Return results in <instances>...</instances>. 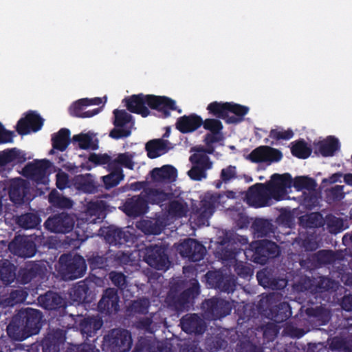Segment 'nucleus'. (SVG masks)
<instances>
[{
	"mask_svg": "<svg viewBox=\"0 0 352 352\" xmlns=\"http://www.w3.org/2000/svg\"><path fill=\"white\" fill-rule=\"evenodd\" d=\"M65 341V331L57 329L49 332L42 340L41 346L43 352H60Z\"/></svg>",
	"mask_w": 352,
	"mask_h": 352,
	"instance_id": "393cba45",
	"label": "nucleus"
},
{
	"mask_svg": "<svg viewBox=\"0 0 352 352\" xmlns=\"http://www.w3.org/2000/svg\"><path fill=\"white\" fill-rule=\"evenodd\" d=\"M192 164V168L188 170L190 178L195 181H201L207 176L206 170L212 168V162L209 157L204 154H193L190 157Z\"/></svg>",
	"mask_w": 352,
	"mask_h": 352,
	"instance_id": "ddd939ff",
	"label": "nucleus"
},
{
	"mask_svg": "<svg viewBox=\"0 0 352 352\" xmlns=\"http://www.w3.org/2000/svg\"><path fill=\"white\" fill-rule=\"evenodd\" d=\"M88 160L93 163L94 166L107 164L110 168H112L113 159L107 153L97 154L91 153L89 155Z\"/></svg>",
	"mask_w": 352,
	"mask_h": 352,
	"instance_id": "680f3d73",
	"label": "nucleus"
},
{
	"mask_svg": "<svg viewBox=\"0 0 352 352\" xmlns=\"http://www.w3.org/2000/svg\"><path fill=\"white\" fill-rule=\"evenodd\" d=\"M43 272L42 267L36 262H28L20 267L16 274V282L20 284H28Z\"/></svg>",
	"mask_w": 352,
	"mask_h": 352,
	"instance_id": "c85d7f7f",
	"label": "nucleus"
},
{
	"mask_svg": "<svg viewBox=\"0 0 352 352\" xmlns=\"http://www.w3.org/2000/svg\"><path fill=\"white\" fill-rule=\"evenodd\" d=\"M50 164V162L46 159L36 161L34 164L29 163L23 169V175L37 184H43Z\"/></svg>",
	"mask_w": 352,
	"mask_h": 352,
	"instance_id": "6ab92c4d",
	"label": "nucleus"
},
{
	"mask_svg": "<svg viewBox=\"0 0 352 352\" xmlns=\"http://www.w3.org/2000/svg\"><path fill=\"white\" fill-rule=\"evenodd\" d=\"M27 296V292L23 289H17L12 290L6 301L9 306H14L18 303H22L25 301Z\"/></svg>",
	"mask_w": 352,
	"mask_h": 352,
	"instance_id": "0e129e2a",
	"label": "nucleus"
},
{
	"mask_svg": "<svg viewBox=\"0 0 352 352\" xmlns=\"http://www.w3.org/2000/svg\"><path fill=\"white\" fill-rule=\"evenodd\" d=\"M115 127L110 131L109 137L119 140L129 137L131 133V128L127 124L132 122L133 116L125 110L115 109L113 111Z\"/></svg>",
	"mask_w": 352,
	"mask_h": 352,
	"instance_id": "9d476101",
	"label": "nucleus"
},
{
	"mask_svg": "<svg viewBox=\"0 0 352 352\" xmlns=\"http://www.w3.org/2000/svg\"><path fill=\"white\" fill-rule=\"evenodd\" d=\"M206 283L210 288L228 294L232 293L236 287V279L220 271H208L206 274Z\"/></svg>",
	"mask_w": 352,
	"mask_h": 352,
	"instance_id": "6e6552de",
	"label": "nucleus"
},
{
	"mask_svg": "<svg viewBox=\"0 0 352 352\" xmlns=\"http://www.w3.org/2000/svg\"><path fill=\"white\" fill-rule=\"evenodd\" d=\"M311 148L302 139L292 142L291 153L299 159H307L311 154Z\"/></svg>",
	"mask_w": 352,
	"mask_h": 352,
	"instance_id": "09e8293b",
	"label": "nucleus"
},
{
	"mask_svg": "<svg viewBox=\"0 0 352 352\" xmlns=\"http://www.w3.org/2000/svg\"><path fill=\"white\" fill-rule=\"evenodd\" d=\"M252 228L258 237L266 236L272 232V224L267 219H256L252 224Z\"/></svg>",
	"mask_w": 352,
	"mask_h": 352,
	"instance_id": "5fc2aeb1",
	"label": "nucleus"
},
{
	"mask_svg": "<svg viewBox=\"0 0 352 352\" xmlns=\"http://www.w3.org/2000/svg\"><path fill=\"white\" fill-rule=\"evenodd\" d=\"M124 178L122 169H115V171L102 177V181L106 189H111L118 185Z\"/></svg>",
	"mask_w": 352,
	"mask_h": 352,
	"instance_id": "13d9d810",
	"label": "nucleus"
},
{
	"mask_svg": "<svg viewBox=\"0 0 352 352\" xmlns=\"http://www.w3.org/2000/svg\"><path fill=\"white\" fill-rule=\"evenodd\" d=\"M204 129L214 134H221L223 129L222 122L217 118H207L203 120Z\"/></svg>",
	"mask_w": 352,
	"mask_h": 352,
	"instance_id": "e2e57ef3",
	"label": "nucleus"
},
{
	"mask_svg": "<svg viewBox=\"0 0 352 352\" xmlns=\"http://www.w3.org/2000/svg\"><path fill=\"white\" fill-rule=\"evenodd\" d=\"M102 320L98 317L88 316L80 322L79 329L82 335L88 339L95 336L102 326Z\"/></svg>",
	"mask_w": 352,
	"mask_h": 352,
	"instance_id": "2f4dec72",
	"label": "nucleus"
},
{
	"mask_svg": "<svg viewBox=\"0 0 352 352\" xmlns=\"http://www.w3.org/2000/svg\"><path fill=\"white\" fill-rule=\"evenodd\" d=\"M6 330L8 336L14 340L22 341L30 336L23 322L16 314L12 317Z\"/></svg>",
	"mask_w": 352,
	"mask_h": 352,
	"instance_id": "7c9ffc66",
	"label": "nucleus"
},
{
	"mask_svg": "<svg viewBox=\"0 0 352 352\" xmlns=\"http://www.w3.org/2000/svg\"><path fill=\"white\" fill-rule=\"evenodd\" d=\"M73 142H78V146L84 150H97L98 148V140H93V138L88 133H80L74 135L72 138Z\"/></svg>",
	"mask_w": 352,
	"mask_h": 352,
	"instance_id": "3c124183",
	"label": "nucleus"
},
{
	"mask_svg": "<svg viewBox=\"0 0 352 352\" xmlns=\"http://www.w3.org/2000/svg\"><path fill=\"white\" fill-rule=\"evenodd\" d=\"M88 106L87 98L79 99L72 104L69 108V113L73 117L86 118L93 117L101 111V107H100L91 111H83L84 108Z\"/></svg>",
	"mask_w": 352,
	"mask_h": 352,
	"instance_id": "72a5a7b5",
	"label": "nucleus"
},
{
	"mask_svg": "<svg viewBox=\"0 0 352 352\" xmlns=\"http://www.w3.org/2000/svg\"><path fill=\"white\" fill-rule=\"evenodd\" d=\"M202 309L208 317L217 320L229 315L232 310V305L223 299L212 298L203 302Z\"/></svg>",
	"mask_w": 352,
	"mask_h": 352,
	"instance_id": "9b49d317",
	"label": "nucleus"
},
{
	"mask_svg": "<svg viewBox=\"0 0 352 352\" xmlns=\"http://www.w3.org/2000/svg\"><path fill=\"white\" fill-rule=\"evenodd\" d=\"M148 204L162 205L164 202L170 200L173 197V192H166L163 190L147 188L142 192Z\"/></svg>",
	"mask_w": 352,
	"mask_h": 352,
	"instance_id": "473e14b6",
	"label": "nucleus"
},
{
	"mask_svg": "<svg viewBox=\"0 0 352 352\" xmlns=\"http://www.w3.org/2000/svg\"><path fill=\"white\" fill-rule=\"evenodd\" d=\"M270 190L273 199L280 201L287 195V189L292 186V177L289 173H274L270 180L265 183Z\"/></svg>",
	"mask_w": 352,
	"mask_h": 352,
	"instance_id": "0eeeda50",
	"label": "nucleus"
},
{
	"mask_svg": "<svg viewBox=\"0 0 352 352\" xmlns=\"http://www.w3.org/2000/svg\"><path fill=\"white\" fill-rule=\"evenodd\" d=\"M87 271L85 259L76 254H63L58 260V272L65 280H75L82 277Z\"/></svg>",
	"mask_w": 352,
	"mask_h": 352,
	"instance_id": "f257e3e1",
	"label": "nucleus"
},
{
	"mask_svg": "<svg viewBox=\"0 0 352 352\" xmlns=\"http://www.w3.org/2000/svg\"><path fill=\"white\" fill-rule=\"evenodd\" d=\"M41 306L46 310L59 311L64 314L66 311L67 302L57 292L48 291L38 298Z\"/></svg>",
	"mask_w": 352,
	"mask_h": 352,
	"instance_id": "4be33fe9",
	"label": "nucleus"
},
{
	"mask_svg": "<svg viewBox=\"0 0 352 352\" xmlns=\"http://www.w3.org/2000/svg\"><path fill=\"white\" fill-rule=\"evenodd\" d=\"M199 294L200 287L197 280L189 288L181 293L177 286H172L167 294L166 302L170 307L177 311H182L188 307L189 303Z\"/></svg>",
	"mask_w": 352,
	"mask_h": 352,
	"instance_id": "f03ea898",
	"label": "nucleus"
},
{
	"mask_svg": "<svg viewBox=\"0 0 352 352\" xmlns=\"http://www.w3.org/2000/svg\"><path fill=\"white\" fill-rule=\"evenodd\" d=\"M316 147L322 156L331 157L340 149V145L338 138L329 136L325 140L320 141Z\"/></svg>",
	"mask_w": 352,
	"mask_h": 352,
	"instance_id": "4c0bfd02",
	"label": "nucleus"
},
{
	"mask_svg": "<svg viewBox=\"0 0 352 352\" xmlns=\"http://www.w3.org/2000/svg\"><path fill=\"white\" fill-rule=\"evenodd\" d=\"M167 248L162 245H151L146 248L144 261L157 270H166L170 262L167 254Z\"/></svg>",
	"mask_w": 352,
	"mask_h": 352,
	"instance_id": "423d86ee",
	"label": "nucleus"
},
{
	"mask_svg": "<svg viewBox=\"0 0 352 352\" xmlns=\"http://www.w3.org/2000/svg\"><path fill=\"white\" fill-rule=\"evenodd\" d=\"M179 253L184 258L191 262L202 260L206 253V248L200 242L194 239H187L179 245Z\"/></svg>",
	"mask_w": 352,
	"mask_h": 352,
	"instance_id": "2eb2a0df",
	"label": "nucleus"
},
{
	"mask_svg": "<svg viewBox=\"0 0 352 352\" xmlns=\"http://www.w3.org/2000/svg\"><path fill=\"white\" fill-rule=\"evenodd\" d=\"M75 220L72 215L66 212L50 217L44 225L47 230L54 233H69L74 227Z\"/></svg>",
	"mask_w": 352,
	"mask_h": 352,
	"instance_id": "1a4fd4ad",
	"label": "nucleus"
},
{
	"mask_svg": "<svg viewBox=\"0 0 352 352\" xmlns=\"http://www.w3.org/2000/svg\"><path fill=\"white\" fill-rule=\"evenodd\" d=\"M148 98L149 94H134L125 98L122 102L125 103L126 109L130 112L141 115L143 118H146L151 114V111L148 108Z\"/></svg>",
	"mask_w": 352,
	"mask_h": 352,
	"instance_id": "aec40b11",
	"label": "nucleus"
},
{
	"mask_svg": "<svg viewBox=\"0 0 352 352\" xmlns=\"http://www.w3.org/2000/svg\"><path fill=\"white\" fill-rule=\"evenodd\" d=\"M168 141L162 139H154L145 145L147 156L151 159L158 157L167 151Z\"/></svg>",
	"mask_w": 352,
	"mask_h": 352,
	"instance_id": "c03bdc74",
	"label": "nucleus"
},
{
	"mask_svg": "<svg viewBox=\"0 0 352 352\" xmlns=\"http://www.w3.org/2000/svg\"><path fill=\"white\" fill-rule=\"evenodd\" d=\"M121 208L129 217H141L148 210V201L141 193L140 195H134L126 199Z\"/></svg>",
	"mask_w": 352,
	"mask_h": 352,
	"instance_id": "f3484780",
	"label": "nucleus"
},
{
	"mask_svg": "<svg viewBox=\"0 0 352 352\" xmlns=\"http://www.w3.org/2000/svg\"><path fill=\"white\" fill-rule=\"evenodd\" d=\"M89 292L88 284L85 280H81L71 288L69 296L72 301L78 303L89 302Z\"/></svg>",
	"mask_w": 352,
	"mask_h": 352,
	"instance_id": "c9c22d12",
	"label": "nucleus"
},
{
	"mask_svg": "<svg viewBox=\"0 0 352 352\" xmlns=\"http://www.w3.org/2000/svg\"><path fill=\"white\" fill-rule=\"evenodd\" d=\"M292 308L287 302H281L270 309L269 318L276 323H282L292 316Z\"/></svg>",
	"mask_w": 352,
	"mask_h": 352,
	"instance_id": "f704fd0d",
	"label": "nucleus"
},
{
	"mask_svg": "<svg viewBox=\"0 0 352 352\" xmlns=\"http://www.w3.org/2000/svg\"><path fill=\"white\" fill-rule=\"evenodd\" d=\"M151 177L155 182H171L177 176V169L171 165H164L161 168H155L151 172Z\"/></svg>",
	"mask_w": 352,
	"mask_h": 352,
	"instance_id": "c756f323",
	"label": "nucleus"
},
{
	"mask_svg": "<svg viewBox=\"0 0 352 352\" xmlns=\"http://www.w3.org/2000/svg\"><path fill=\"white\" fill-rule=\"evenodd\" d=\"M120 297L118 289L115 288L106 289L98 303V311L104 316L116 314L120 309Z\"/></svg>",
	"mask_w": 352,
	"mask_h": 352,
	"instance_id": "f8f14e48",
	"label": "nucleus"
},
{
	"mask_svg": "<svg viewBox=\"0 0 352 352\" xmlns=\"http://www.w3.org/2000/svg\"><path fill=\"white\" fill-rule=\"evenodd\" d=\"M30 188L28 182L21 178L13 179L9 186V197L16 205H21L25 201V197L29 193Z\"/></svg>",
	"mask_w": 352,
	"mask_h": 352,
	"instance_id": "a878e982",
	"label": "nucleus"
},
{
	"mask_svg": "<svg viewBox=\"0 0 352 352\" xmlns=\"http://www.w3.org/2000/svg\"><path fill=\"white\" fill-rule=\"evenodd\" d=\"M74 186L78 190L86 193H94L96 191V186L89 173L76 175L72 181Z\"/></svg>",
	"mask_w": 352,
	"mask_h": 352,
	"instance_id": "ea45409f",
	"label": "nucleus"
},
{
	"mask_svg": "<svg viewBox=\"0 0 352 352\" xmlns=\"http://www.w3.org/2000/svg\"><path fill=\"white\" fill-rule=\"evenodd\" d=\"M103 350L109 352H128L132 346L131 333L123 329H113L103 338Z\"/></svg>",
	"mask_w": 352,
	"mask_h": 352,
	"instance_id": "20e7f679",
	"label": "nucleus"
},
{
	"mask_svg": "<svg viewBox=\"0 0 352 352\" xmlns=\"http://www.w3.org/2000/svg\"><path fill=\"white\" fill-rule=\"evenodd\" d=\"M104 239L111 245L130 246V244L135 242L136 237L128 230L109 227L104 233Z\"/></svg>",
	"mask_w": 352,
	"mask_h": 352,
	"instance_id": "5701e85b",
	"label": "nucleus"
},
{
	"mask_svg": "<svg viewBox=\"0 0 352 352\" xmlns=\"http://www.w3.org/2000/svg\"><path fill=\"white\" fill-rule=\"evenodd\" d=\"M102 212V207L98 202H91L89 204L85 215L86 221L91 223H96L97 220L100 219L99 214Z\"/></svg>",
	"mask_w": 352,
	"mask_h": 352,
	"instance_id": "052dcab7",
	"label": "nucleus"
},
{
	"mask_svg": "<svg viewBox=\"0 0 352 352\" xmlns=\"http://www.w3.org/2000/svg\"><path fill=\"white\" fill-rule=\"evenodd\" d=\"M149 307V300L146 298H142L132 301L129 307V309L133 314H146Z\"/></svg>",
	"mask_w": 352,
	"mask_h": 352,
	"instance_id": "bf43d9fd",
	"label": "nucleus"
},
{
	"mask_svg": "<svg viewBox=\"0 0 352 352\" xmlns=\"http://www.w3.org/2000/svg\"><path fill=\"white\" fill-rule=\"evenodd\" d=\"M282 158L281 151L269 146H260L254 148L247 157L248 160L254 163L278 162Z\"/></svg>",
	"mask_w": 352,
	"mask_h": 352,
	"instance_id": "dca6fc26",
	"label": "nucleus"
},
{
	"mask_svg": "<svg viewBox=\"0 0 352 352\" xmlns=\"http://www.w3.org/2000/svg\"><path fill=\"white\" fill-rule=\"evenodd\" d=\"M203 124L202 118L196 114L184 115L177 118L175 123L176 129L182 133H190L197 130Z\"/></svg>",
	"mask_w": 352,
	"mask_h": 352,
	"instance_id": "bb28decb",
	"label": "nucleus"
},
{
	"mask_svg": "<svg viewBox=\"0 0 352 352\" xmlns=\"http://www.w3.org/2000/svg\"><path fill=\"white\" fill-rule=\"evenodd\" d=\"M316 182L307 176H298L292 179V186L297 190H312L316 187Z\"/></svg>",
	"mask_w": 352,
	"mask_h": 352,
	"instance_id": "4d7b16f0",
	"label": "nucleus"
},
{
	"mask_svg": "<svg viewBox=\"0 0 352 352\" xmlns=\"http://www.w3.org/2000/svg\"><path fill=\"white\" fill-rule=\"evenodd\" d=\"M16 267L8 259L0 260V280L5 285L16 280Z\"/></svg>",
	"mask_w": 352,
	"mask_h": 352,
	"instance_id": "e433bc0d",
	"label": "nucleus"
},
{
	"mask_svg": "<svg viewBox=\"0 0 352 352\" xmlns=\"http://www.w3.org/2000/svg\"><path fill=\"white\" fill-rule=\"evenodd\" d=\"M228 102H221L214 101L207 106L208 114L217 119L225 120L228 124H237L241 122V119L236 118L234 116H229L228 115Z\"/></svg>",
	"mask_w": 352,
	"mask_h": 352,
	"instance_id": "cd10ccee",
	"label": "nucleus"
},
{
	"mask_svg": "<svg viewBox=\"0 0 352 352\" xmlns=\"http://www.w3.org/2000/svg\"><path fill=\"white\" fill-rule=\"evenodd\" d=\"M49 202L56 208H71L73 201L59 194L56 190H52L49 195Z\"/></svg>",
	"mask_w": 352,
	"mask_h": 352,
	"instance_id": "864d4df0",
	"label": "nucleus"
},
{
	"mask_svg": "<svg viewBox=\"0 0 352 352\" xmlns=\"http://www.w3.org/2000/svg\"><path fill=\"white\" fill-rule=\"evenodd\" d=\"M305 313L308 317L314 318L320 321L322 324L327 323L330 319L329 311L322 306L308 307L306 309Z\"/></svg>",
	"mask_w": 352,
	"mask_h": 352,
	"instance_id": "6e6d98bb",
	"label": "nucleus"
},
{
	"mask_svg": "<svg viewBox=\"0 0 352 352\" xmlns=\"http://www.w3.org/2000/svg\"><path fill=\"white\" fill-rule=\"evenodd\" d=\"M109 278L112 283L120 291H124L126 288V276L123 273L112 271L109 273Z\"/></svg>",
	"mask_w": 352,
	"mask_h": 352,
	"instance_id": "338daca9",
	"label": "nucleus"
},
{
	"mask_svg": "<svg viewBox=\"0 0 352 352\" xmlns=\"http://www.w3.org/2000/svg\"><path fill=\"white\" fill-rule=\"evenodd\" d=\"M41 219L36 212H26L18 216L16 224L25 230L36 228L41 223Z\"/></svg>",
	"mask_w": 352,
	"mask_h": 352,
	"instance_id": "79ce46f5",
	"label": "nucleus"
},
{
	"mask_svg": "<svg viewBox=\"0 0 352 352\" xmlns=\"http://www.w3.org/2000/svg\"><path fill=\"white\" fill-rule=\"evenodd\" d=\"M233 267L234 272L242 278H248L253 274V270L243 261L236 260Z\"/></svg>",
	"mask_w": 352,
	"mask_h": 352,
	"instance_id": "69168bd1",
	"label": "nucleus"
},
{
	"mask_svg": "<svg viewBox=\"0 0 352 352\" xmlns=\"http://www.w3.org/2000/svg\"><path fill=\"white\" fill-rule=\"evenodd\" d=\"M70 131L66 128L60 129L52 137V144L54 149L64 151L70 142Z\"/></svg>",
	"mask_w": 352,
	"mask_h": 352,
	"instance_id": "a18cd8bd",
	"label": "nucleus"
},
{
	"mask_svg": "<svg viewBox=\"0 0 352 352\" xmlns=\"http://www.w3.org/2000/svg\"><path fill=\"white\" fill-rule=\"evenodd\" d=\"M228 115L230 113H234L236 118L241 119L248 113L249 108L246 106H243L239 104L228 102Z\"/></svg>",
	"mask_w": 352,
	"mask_h": 352,
	"instance_id": "774afa93",
	"label": "nucleus"
},
{
	"mask_svg": "<svg viewBox=\"0 0 352 352\" xmlns=\"http://www.w3.org/2000/svg\"><path fill=\"white\" fill-rule=\"evenodd\" d=\"M335 260V252L331 250H319L309 258L314 268L321 267L323 265L331 264Z\"/></svg>",
	"mask_w": 352,
	"mask_h": 352,
	"instance_id": "37998d69",
	"label": "nucleus"
},
{
	"mask_svg": "<svg viewBox=\"0 0 352 352\" xmlns=\"http://www.w3.org/2000/svg\"><path fill=\"white\" fill-rule=\"evenodd\" d=\"M16 315L23 322L30 336L38 333L43 316L40 311L32 308H27L20 310Z\"/></svg>",
	"mask_w": 352,
	"mask_h": 352,
	"instance_id": "4468645a",
	"label": "nucleus"
},
{
	"mask_svg": "<svg viewBox=\"0 0 352 352\" xmlns=\"http://www.w3.org/2000/svg\"><path fill=\"white\" fill-rule=\"evenodd\" d=\"M214 204L208 200L201 201L199 207H192V212L197 216V221L202 223L209 219L214 212Z\"/></svg>",
	"mask_w": 352,
	"mask_h": 352,
	"instance_id": "de8ad7c7",
	"label": "nucleus"
},
{
	"mask_svg": "<svg viewBox=\"0 0 352 352\" xmlns=\"http://www.w3.org/2000/svg\"><path fill=\"white\" fill-rule=\"evenodd\" d=\"M167 212L172 217L182 218L186 217L188 212V206L183 199L168 200Z\"/></svg>",
	"mask_w": 352,
	"mask_h": 352,
	"instance_id": "49530a36",
	"label": "nucleus"
},
{
	"mask_svg": "<svg viewBox=\"0 0 352 352\" xmlns=\"http://www.w3.org/2000/svg\"><path fill=\"white\" fill-rule=\"evenodd\" d=\"M148 102V107L161 112L163 118L170 117V111L177 110L175 101L167 96L149 94Z\"/></svg>",
	"mask_w": 352,
	"mask_h": 352,
	"instance_id": "b1692460",
	"label": "nucleus"
},
{
	"mask_svg": "<svg viewBox=\"0 0 352 352\" xmlns=\"http://www.w3.org/2000/svg\"><path fill=\"white\" fill-rule=\"evenodd\" d=\"M136 154L134 152H126L118 154L116 159L113 160L112 169H121L120 166L133 170L134 168V162L133 159Z\"/></svg>",
	"mask_w": 352,
	"mask_h": 352,
	"instance_id": "8fccbe9b",
	"label": "nucleus"
},
{
	"mask_svg": "<svg viewBox=\"0 0 352 352\" xmlns=\"http://www.w3.org/2000/svg\"><path fill=\"white\" fill-rule=\"evenodd\" d=\"M250 246V248L245 254H251L252 261L257 264L265 265L269 259L274 258L280 254L279 246L267 239L253 241Z\"/></svg>",
	"mask_w": 352,
	"mask_h": 352,
	"instance_id": "7ed1b4c3",
	"label": "nucleus"
},
{
	"mask_svg": "<svg viewBox=\"0 0 352 352\" xmlns=\"http://www.w3.org/2000/svg\"><path fill=\"white\" fill-rule=\"evenodd\" d=\"M142 230L147 234H160L164 229L165 224L160 219L146 220L142 223Z\"/></svg>",
	"mask_w": 352,
	"mask_h": 352,
	"instance_id": "603ef678",
	"label": "nucleus"
},
{
	"mask_svg": "<svg viewBox=\"0 0 352 352\" xmlns=\"http://www.w3.org/2000/svg\"><path fill=\"white\" fill-rule=\"evenodd\" d=\"M25 160V155L16 148L0 151V168H3L8 164L14 161H16L18 163H23Z\"/></svg>",
	"mask_w": 352,
	"mask_h": 352,
	"instance_id": "a19ab883",
	"label": "nucleus"
},
{
	"mask_svg": "<svg viewBox=\"0 0 352 352\" xmlns=\"http://www.w3.org/2000/svg\"><path fill=\"white\" fill-rule=\"evenodd\" d=\"M272 199L265 183H256L251 186L245 194L246 203L254 208L271 206Z\"/></svg>",
	"mask_w": 352,
	"mask_h": 352,
	"instance_id": "39448f33",
	"label": "nucleus"
},
{
	"mask_svg": "<svg viewBox=\"0 0 352 352\" xmlns=\"http://www.w3.org/2000/svg\"><path fill=\"white\" fill-rule=\"evenodd\" d=\"M14 252L21 257H32L36 254V245L34 241L28 238H21L14 243Z\"/></svg>",
	"mask_w": 352,
	"mask_h": 352,
	"instance_id": "58836bf2",
	"label": "nucleus"
},
{
	"mask_svg": "<svg viewBox=\"0 0 352 352\" xmlns=\"http://www.w3.org/2000/svg\"><path fill=\"white\" fill-rule=\"evenodd\" d=\"M43 119L34 111H30L24 118L17 122L16 131L21 135L28 134L31 131L36 132L43 125Z\"/></svg>",
	"mask_w": 352,
	"mask_h": 352,
	"instance_id": "a211bd4d",
	"label": "nucleus"
},
{
	"mask_svg": "<svg viewBox=\"0 0 352 352\" xmlns=\"http://www.w3.org/2000/svg\"><path fill=\"white\" fill-rule=\"evenodd\" d=\"M182 329L188 334L202 335L207 326L204 320L197 314H186L180 319Z\"/></svg>",
	"mask_w": 352,
	"mask_h": 352,
	"instance_id": "412c9836",
	"label": "nucleus"
}]
</instances>
